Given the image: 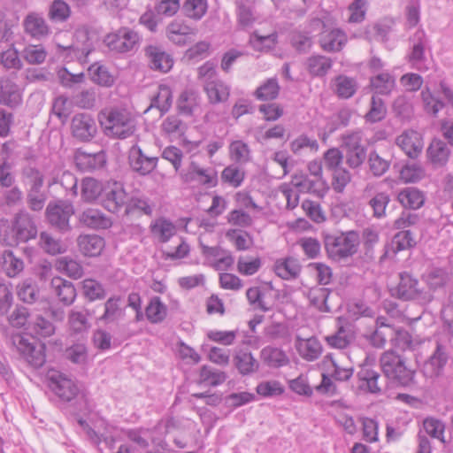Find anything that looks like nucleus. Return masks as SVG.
<instances>
[{"instance_id":"f257e3e1","label":"nucleus","mask_w":453,"mask_h":453,"mask_svg":"<svg viewBox=\"0 0 453 453\" xmlns=\"http://www.w3.org/2000/svg\"><path fill=\"white\" fill-rule=\"evenodd\" d=\"M380 364L387 380L401 387L414 385L416 371L407 365L403 356L393 350L385 351L380 357Z\"/></svg>"},{"instance_id":"f03ea898","label":"nucleus","mask_w":453,"mask_h":453,"mask_svg":"<svg viewBox=\"0 0 453 453\" xmlns=\"http://www.w3.org/2000/svg\"><path fill=\"white\" fill-rule=\"evenodd\" d=\"M323 240L328 257L335 261L352 257L357 253L359 245V235L355 231L325 234Z\"/></svg>"},{"instance_id":"7ed1b4c3","label":"nucleus","mask_w":453,"mask_h":453,"mask_svg":"<svg viewBox=\"0 0 453 453\" xmlns=\"http://www.w3.org/2000/svg\"><path fill=\"white\" fill-rule=\"evenodd\" d=\"M391 295L403 301L415 300L421 304L429 303L434 299L430 291L421 289L418 280L408 273H400V280L391 288Z\"/></svg>"},{"instance_id":"20e7f679","label":"nucleus","mask_w":453,"mask_h":453,"mask_svg":"<svg viewBox=\"0 0 453 453\" xmlns=\"http://www.w3.org/2000/svg\"><path fill=\"white\" fill-rule=\"evenodd\" d=\"M104 134L111 138L125 139L135 130V122L129 115H99Z\"/></svg>"},{"instance_id":"39448f33","label":"nucleus","mask_w":453,"mask_h":453,"mask_svg":"<svg viewBox=\"0 0 453 453\" xmlns=\"http://www.w3.org/2000/svg\"><path fill=\"white\" fill-rule=\"evenodd\" d=\"M73 214V203L65 200L49 203L45 211L49 224L61 233H67L72 229L70 219Z\"/></svg>"},{"instance_id":"423d86ee","label":"nucleus","mask_w":453,"mask_h":453,"mask_svg":"<svg viewBox=\"0 0 453 453\" xmlns=\"http://www.w3.org/2000/svg\"><path fill=\"white\" fill-rule=\"evenodd\" d=\"M140 36L128 27L109 33L105 35L104 42L109 50L116 53H127L136 49L140 43Z\"/></svg>"},{"instance_id":"0eeeda50","label":"nucleus","mask_w":453,"mask_h":453,"mask_svg":"<svg viewBox=\"0 0 453 453\" xmlns=\"http://www.w3.org/2000/svg\"><path fill=\"white\" fill-rule=\"evenodd\" d=\"M358 388L366 393L372 395H380L386 392L388 388V381L379 371L365 365L362 366L357 372Z\"/></svg>"},{"instance_id":"6e6552de","label":"nucleus","mask_w":453,"mask_h":453,"mask_svg":"<svg viewBox=\"0 0 453 453\" xmlns=\"http://www.w3.org/2000/svg\"><path fill=\"white\" fill-rule=\"evenodd\" d=\"M449 344L436 342L435 349L431 357L425 362L423 372L426 377L435 378L440 376L449 359Z\"/></svg>"},{"instance_id":"1a4fd4ad","label":"nucleus","mask_w":453,"mask_h":453,"mask_svg":"<svg viewBox=\"0 0 453 453\" xmlns=\"http://www.w3.org/2000/svg\"><path fill=\"white\" fill-rule=\"evenodd\" d=\"M127 194L120 183L112 182L104 186L101 203L108 211L118 213L127 207Z\"/></svg>"},{"instance_id":"9d476101","label":"nucleus","mask_w":453,"mask_h":453,"mask_svg":"<svg viewBox=\"0 0 453 453\" xmlns=\"http://www.w3.org/2000/svg\"><path fill=\"white\" fill-rule=\"evenodd\" d=\"M437 92L443 96L445 101L440 100L428 88H426L421 92L425 110L430 113H438L444 109L446 104L453 107V90L445 81L440 82Z\"/></svg>"},{"instance_id":"9b49d317","label":"nucleus","mask_w":453,"mask_h":453,"mask_svg":"<svg viewBox=\"0 0 453 453\" xmlns=\"http://www.w3.org/2000/svg\"><path fill=\"white\" fill-rule=\"evenodd\" d=\"M412 47L408 55V61L412 68L425 72L428 70L427 58L425 50L427 46V39L424 30L418 29L411 38Z\"/></svg>"},{"instance_id":"f8f14e48","label":"nucleus","mask_w":453,"mask_h":453,"mask_svg":"<svg viewBox=\"0 0 453 453\" xmlns=\"http://www.w3.org/2000/svg\"><path fill=\"white\" fill-rule=\"evenodd\" d=\"M197 29L185 20L175 19L166 27V36L174 44L183 46L193 42Z\"/></svg>"},{"instance_id":"ddd939ff","label":"nucleus","mask_w":453,"mask_h":453,"mask_svg":"<svg viewBox=\"0 0 453 453\" xmlns=\"http://www.w3.org/2000/svg\"><path fill=\"white\" fill-rule=\"evenodd\" d=\"M12 343L23 358L32 366L41 367L45 363V355L42 348L36 349L24 336L20 334L13 335Z\"/></svg>"},{"instance_id":"4468645a","label":"nucleus","mask_w":453,"mask_h":453,"mask_svg":"<svg viewBox=\"0 0 453 453\" xmlns=\"http://www.w3.org/2000/svg\"><path fill=\"white\" fill-rule=\"evenodd\" d=\"M128 161L131 169L140 175L150 173L157 164V157H150L143 154V151L138 145H133L129 150Z\"/></svg>"},{"instance_id":"2eb2a0df","label":"nucleus","mask_w":453,"mask_h":453,"mask_svg":"<svg viewBox=\"0 0 453 453\" xmlns=\"http://www.w3.org/2000/svg\"><path fill=\"white\" fill-rule=\"evenodd\" d=\"M346 163L350 168L359 167L366 157L365 149L360 145V135L352 134L344 137Z\"/></svg>"},{"instance_id":"dca6fc26","label":"nucleus","mask_w":453,"mask_h":453,"mask_svg":"<svg viewBox=\"0 0 453 453\" xmlns=\"http://www.w3.org/2000/svg\"><path fill=\"white\" fill-rule=\"evenodd\" d=\"M395 143L411 158H416L424 146L421 134L412 129L406 130L397 136Z\"/></svg>"},{"instance_id":"f3484780","label":"nucleus","mask_w":453,"mask_h":453,"mask_svg":"<svg viewBox=\"0 0 453 453\" xmlns=\"http://www.w3.org/2000/svg\"><path fill=\"white\" fill-rule=\"evenodd\" d=\"M13 231L16 240L21 242L35 239L37 234L36 226L31 216L26 211H20L16 215Z\"/></svg>"},{"instance_id":"a211bd4d","label":"nucleus","mask_w":453,"mask_h":453,"mask_svg":"<svg viewBox=\"0 0 453 453\" xmlns=\"http://www.w3.org/2000/svg\"><path fill=\"white\" fill-rule=\"evenodd\" d=\"M292 184L300 192L311 193L318 197H323L329 189L327 182L323 177L295 176Z\"/></svg>"},{"instance_id":"6ab92c4d","label":"nucleus","mask_w":453,"mask_h":453,"mask_svg":"<svg viewBox=\"0 0 453 453\" xmlns=\"http://www.w3.org/2000/svg\"><path fill=\"white\" fill-rule=\"evenodd\" d=\"M187 182L197 181L202 185L214 187L218 183L217 172L212 168H203L198 163L190 162L186 174Z\"/></svg>"},{"instance_id":"aec40b11","label":"nucleus","mask_w":453,"mask_h":453,"mask_svg":"<svg viewBox=\"0 0 453 453\" xmlns=\"http://www.w3.org/2000/svg\"><path fill=\"white\" fill-rule=\"evenodd\" d=\"M97 127L91 115H74L72 119V133L81 141H89L95 136Z\"/></svg>"},{"instance_id":"412c9836","label":"nucleus","mask_w":453,"mask_h":453,"mask_svg":"<svg viewBox=\"0 0 453 453\" xmlns=\"http://www.w3.org/2000/svg\"><path fill=\"white\" fill-rule=\"evenodd\" d=\"M50 388L65 402H70L74 399L80 391L75 382L63 374L51 378Z\"/></svg>"},{"instance_id":"4be33fe9","label":"nucleus","mask_w":453,"mask_h":453,"mask_svg":"<svg viewBox=\"0 0 453 453\" xmlns=\"http://www.w3.org/2000/svg\"><path fill=\"white\" fill-rule=\"evenodd\" d=\"M145 54L149 58L150 66L153 70L167 73L173 65V58L161 47L150 45L145 49Z\"/></svg>"},{"instance_id":"5701e85b","label":"nucleus","mask_w":453,"mask_h":453,"mask_svg":"<svg viewBox=\"0 0 453 453\" xmlns=\"http://www.w3.org/2000/svg\"><path fill=\"white\" fill-rule=\"evenodd\" d=\"M23 25L25 32L35 39L45 37L50 32L43 16L36 12L29 13L25 18Z\"/></svg>"},{"instance_id":"b1692460","label":"nucleus","mask_w":453,"mask_h":453,"mask_svg":"<svg viewBox=\"0 0 453 453\" xmlns=\"http://www.w3.org/2000/svg\"><path fill=\"white\" fill-rule=\"evenodd\" d=\"M50 288L56 296L65 305H71L76 297V289L73 284L61 277L51 279Z\"/></svg>"},{"instance_id":"393cba45","label":"nucleus","mask_w":453,"mask_h":453,"mask_svg":"<svg viewBox=\"0 0 453 453\" xmlns=\"http://www.w3.org/2000/svg\"><path fill=\"white\" fill-rule=\"evenodd\" d=\"M74 158L77 167L81 171L97 170L106 163L105 154L103 151L91 154L78 150Z\"/></svg>"},{"instance_id":"a878e982","label":"nucleus","mask_w":453,"mask_h":453,"mask_svg":"<svg viewBox=\"0 0 453 453\" xmlns=\"http://www.w3.org/2000/svg\"><path fill=\"white\" fill-rule=\"evenodd\" d=\"M21 102L19 86L10 79H0V103L15 107Z\"/></svg>"},{"instance_id":"bb28decb","label":"nucleus","mask_w":453,"mask_h":453,"mask_svg":"<svg viewBox=\"0 0 453 453\" xmlns=\"http://www.w3.org/2000/svg\"><path fill=\"white\" fill-rule=\"evenodd\" d=\"M296 347L299 355L307 361L318 359L322 353V346L315 337L303 340L297 336Z\"/></svg>"},{"instance_id":"cd10ccee","label":"nucleus","mask_w":453,"mask_h":453,"mask_svg":"<svg viewBox=\"0 0 453 453\" xmlns=\"http://www.w3.org/2000/svg\"><path fill=\"white\" fill-rule=\"evenodd\" d=\"M80 221L88 227L106 229L111 226V221L101 211L88 208L80 215Z\"/></svg>"},{"instance_id":"c85d7f7f","label":"nucleus","mask_w":453,"mask_h":453,"mask_svg":"<svg viewBox=\"0 0 453 453\" xmlns=\"http://www.w3.org/2000/svg\"><path fill=\"white\" fill-rule=\"evenodd\" d=\"M104 245V240L97 234L81 235L78 238V246L81 252L88 257L99 256Z\"/></svg>"},{"instance_id":"c756f323","label":"nucleus","mask_w":453,"mask_h":453,"mask_svg":"<svg viewBox=\"0 0 453 453\" xmlns=\"http://www.w3.org/2000/svg\"><path fill=\"white\" fill-rule=\"evenodd\" d=\"M233 362L238 372L244 376L255 373L259 369L258 361L247 350L237 351Z\"/></svg>"},{"instance_id":"7c9ffc66","label":"nucleus","mask_w":453,"mask_h":453,"mask_svg":"<svg viewBox=\"0 0 453 453\" xmlns=\"http://www.w3.org/2000/svg\"><path fill=\"white\" fill-rule=\"evenodd\" d=\"M397 200L404 208L418 210L424 205L426 197L419 189L409 187L398 193Z\"/></svg>"},{"instance_id":"2f4dec72","label":"nucleus","mask_w":453,"mask_h":453,"mask_svg":"<svg viewBox=\"0 0 453 453\" xmlns=\"http://www.w3.org/2000/svg\"><path fill=\"white\" fill-rule=\"evenodd\" d=\"M347 42L345 33L338 28L322 33L320 45L326 51H339Z\"/></svg>"},{"instance_id":"473e14b6","label":"nucleus","mask_w":453,"mask_h":453,"mask_svg":"<svg viewBox=\"0 0 453 453\" xmlns=\"http://www.w3.org/2000/svg\"><path fill=\"white\" fill-rule=\"evenodd\" d=\"M450 150L448 145L440 139H434L427 148V157L432 164L442 166L449 160Z\"/></svg>"},{"instance_id":"72a5a7b5","label":"nucleus","mask_w":453,"mask_h":453,"mask_svg":"<svg viewBox=\"0 0 453 453\" xmlns=\"http://www.w3.org/2000/svg\"><path fill=\"white\" fill-rule=\"evenodd\" d=\"M260 357L266 365L273 368L285 366L289 363L288 357L282 349L271 346L261 350Z\"/></svg>"},{"instance_id":"f704fd0d","label":"nucleus","mask_w":453,"mask_h":453,"mask_svg":"<svg viewBox=\"0 0 453 453\" xmlns=\"http://www.w3.org/2000/svg\"><path fill=\"white\" fill-rule=\"evenodd\" d=\"M122 299L119 296H113L104 303V312L99 320L104 324L114 323L124 316V310L121 308Z\"/></svg>"},{"instance_id":"c9c22d12","label":"nucleus","mask_w":453,"mask_h":453,"mask_svg":"<svg viewBox=\"0 0 453 453\" xmlns=\"http://www.w3.org/2000/svg\"><path fill=\"white\" fill-rule=\"evenodd\" d=\"M333 66V60L326 56L313 55L307 58L306 67L309 73L314 77H323Z\"/></svg>"},{"instance_id":"e433bc0d","label":"nucleus","mask_w":453,"mask_h":453,"mask_svg":"<svg viewBox=\"0 0 453 453\" xmlns=\"http://www.w3.org/2000/svg\"><path fill=\"white\" fill-rule=\"evenodd\" d=\"M370 84L376 94L388 95L395 88V79L388 72H380L371 77Z\"/></svg>"},{"instance_id":"4c0bfd02","label":"nucleus","mask_w":453,"mask_h":453,"mask_svg":"<svg viewBox=\"0 0 453 453\" xmlns=\"http://www.w3.org/2000/svg\"><path fill=\"white\" fill-rule=\"evenodd\" d=\"M200 104L198 93L193 89H186L180 94L177 107L180 113H193L200 109Z\"/></svg>"},{"instance_id":"58836bf2","label":"nucleus","mask_w":453,"mask_h":453,"mask_svg":"<svg viewBox=\"0 0 453 453\" xmlns=\"http://www.w3.org/2000/svg\"><path fill=\"white\" fill-rule=\"evenodd\" d=\"M104 186L97 180L86 177L81 181V198L87 203H92L98 197H102Z\"/></svg>"},{"instance_id":"ea45409f","label":"nucleus","mask_w":453,"mask_h":453,"mask_svg":"<svg viewBox=\"0 0 453 453\" xmlns=\"http://www.w3.org/2000/svg\"><path fill=\"white\" fill-rule=\"evenodd\" d=\"M150 232L161 242H167L176 234L175 226L164 218H159L150 224Z\"/></svg>"},{"instance_id":"a19ab883","label":"nucleus","mask_w":453,"mask_h":453,"mask_svg":"<svg viewBox=\"0 0 453 453\" xmlns=\"http://www.w3.org/2000/svg\"><path fill=\"white\" fill-rule=\"evenodd\" d=\"M173 103V94L169 87L160 86L157 95L151 99L150 105L143 111V113H147L150 109H157L161 113L167 112Z\"/></svg>"},{"instance_id":"79ce46f5","label":"nucleus","mask_w":453,"mask_h":453,"mask_svg":"<svg viewBox=\"0 0 453 453\" xmlns=\"http://www.w3.org/2000/svg\"><path fill=\"white\" fill-rule=\"evenodd\" d=\"M24 261L12 251L5 250L2 255V268L6 275L14 278L24 270Z\"/></svg>"},{"instance_id":"37998d69","label":"nucleus","mask_w":453,"mask_h":453,"mask_svg":"<svg viewBox=\"0 0 453 453\" xmlns=\"http://www.w3.org/2000/svg\"><path fill=\"white\" fill-rule=\"evenodd\" d=\"M333 88L335 94L341 98H349L357 91V84L355 79L346 75H339L334 78Z\"/></svg>"},{"instance_id":"c03bdc74","label":"nucleus","mask_w":453,"mask_h":453,"mask_svg":"<svg viewBox=\"0 0 453 453\" xmlns=\"http://www.w3.org/2000/svg\"><path fill=\"white\" fill-rule=\"evenodd\" d=\"M204 90L212 104L224 102L229 96V88L219 80L207 81Z\"/></svg>"},{"instance_id":"a18cd8bd","label":"nucleus","mask_w":453,"mask_h":453,"mask_svg":"<svg viewBox=\"0 0 453 453\" xmlns=\"http://www.w3.org/2000/svg\"><path fill=\"white\" fill-rule=\"evenodd\" d=\"M89 312L86 309H73L68 314V324L73 333H82L90 327L88 321Z\"/></svg>"},{"instance_id":"49530a36","label":"nucleus","mask_w":453,"mask_h":453,"mask_svg":"<svg viewBox=\"0 0 453 453\" xmlns=\"http://www.w3.org/2000/svg\"><path fill=\"white\" fill-rule=\"evenodd\" d=\"M145 315L150 323H161L167 316V307L158 296H154L145 309Z\"/></svg>"},{"instance_id":"de8ad7c7","label":"nucleus","mask_w":453,"mask_h":453,"mask_svg":"<svg viewBox=\"0 0 453 453\" xmlns=\"http://www.w3.org/2000/svg\"><path fill=\"white\" fill-rule=\"evenodd\" d=\"M91 81L100 86L111 87L114 83V77L110 73L108 69L96 62L92 64L88 69Z\"/></svg>"},{"instance_id":"09e8293b","label":"nucleus","mask_w":453,"mask_h":453,"mask_svg":"<svg viewBox=\"0 0 453 453\" xmlns=\"http://www.w3.org/2000/svg\"><path fill=\"white\" fill-rule=\"evenodd\" d=\"M275 273L283 280L296 278L301 271L297 260L288 257L284 261H278L274 266Z\"/></svg>"},{"instance_id":"8fccbe9b","label":"nucleus","mask_w":453,"mask_h":453,"mask_svg":"<svg viewBox=\"0 0 453 453\" xmlns=\"http://www.w3.org/2000/svg\"><path fill=\"white\" fill-rule=\"evenodd\" d=\"M58 271L65 273L68 277L77 280L83 276L84 270L81 265L71 257H60L56 262Z\"/></svg>"},{"instance_id":"3c124183","label":"nucleus","mask_w":453,"mask_h":453,"mask_svg":"<svg viewBox=\"0 0 453 453\" xmlns=\"http://www.w3.org/2000/svg\"><path fill=\"white\" fill-rule=\"evenodd\" d=\"M280 87L276 78H269L263 82L254 92L257 99L262 101L273 100L280 93Z\"/></svg>"},{"instance_id":"603ef678","label":"nucleus","mask_w":453,"mask_h":453,"mask_svg":"<svg viewBox=\"0 0 453 453\" xmlns=\"http://www.w3.org/2000/svg\"><path fill=\"white\" fill-rule=\"evenodd\" d=\"M207 0H186L182 5L183 14L194 20H200L207 12Z\"/></svg>"},{"instance_id":"864d4df0","label":"nucleus","mask_w":453,"mask_h":453,"mask_svg":"<svg viewBox=\"0 0 453 453\" xmlns=\"http://www.w3.org/2000/svg\"><path fill=\"white\" fill-rule=\"evenodd\" d=\"M40 247L50 255H58L65 251V246L58 239L54 238L47 232L40 234Z\"/></svg>"},{"instance_id":"5fc2aeb1","label":"nucleus","mask_w":453,"mask_h":453,"mask_svg":"<svg viewBox=\"0 0 453 453\" xmlns=\"http://www.w3.org/2000/svg\"><path fill=\"white\" fill-rule=\"evenodd\" d=\"M163 131L172 137H180L187 130V125L178 115H169L162 124Z\"/></svg>"},{"instance_id":"6e6d98bb","label":"nucleus","mask_w":453,"mask_h":453,"mask_svg":"<svg viewBox=\"0 0 453 453\" xmlns=\"http://www.w3.org/2000/svg\"><path fill=\"white\" fill-rule=\"evenodd\" d=\"M59 183L66 191L67 196H76L78 195V180L73 173L64 171L59 177L53 178L50 185Z\"/></svg>"},{"instance_id":"4d7b16f0","label":"nucleus","mask_w":453,"mask_h":453,"mask_svg":"<svg viewBox=\"0 0 453 453\" xmlns=\"http://www.w3.org/2000/svg\"><path fill=\"white\" fill-rule=\"evenodd\" d=\"M18 297L24 303H33L39 297L37 286L30 280H26L17 286Z\"/></svg>"},{"instance_id":"13d9d810","label":"nucleus","mask_w":453,"mask_h":453,"mask_svg":"<svg viewBox=\"0 0 453 453\" xmlns=\"http://www.w3.org/2000/svg\"><path fill=\"white\" fill-rule=\"evenodd\" d=\"M55 330L53 322L41 315H38L31 324V331L36 337H50L55 333Z\"/></svg>"},{"instance_id":"bf43d9fd","label":"nucleus","mask_w":453,"mask_h":453,"mask_svg":"<svg viewBox=\"0 0 453 453\" xmlns=\"http://www.w3.org/2000/svg\"><path fill=\"white\" fill-rule=\"evenodd\" d=\"M368 165L372 174L375 177L382 176L389 168L390 161L380 157L375 150L368 156Z\"/></svg>"},{"instance_id":"052dcab7","label":"nucleus","mask_w":453,"mask_h":453,"mask_svg":"<svg viewBox=\"0 0 453 453\" xmlns=\"http://www.w3.org/2000/svg\"><path fill=\"white\" fill-rule=\"evenodd\" d=\"M265 335L271 341L290 342L288 326L282 323H273L265 327Z\"/></svg>"},{"instance_id":"680f3d73","label":"nucleus","mask_w":453,"mask_h":453,"mask_svg":"<svg viewBox=\"0 0 453 453\" xmlns=\"http://www.w3.org/2000/svg\"><path fill=\"white\" fill-rule=\"evenodd\" d=\"M353 336L350 332L341 326L337 332L326 337V342L333 348L345 349L352 342Z\"/></svg>"},{"instance_id":"e2e57ef3","label":"nucleus","mask_w":453,"mask_h":453,"mask_svg":"<svg viewBox=\"0 0 453 453\" xmlns=\"http://www.w3.org/2000/svg\"><path fill=\"white\" fill-rule=\"evenodd\" d=\"M277 37L275 33L265 36L253 33L250 37L249 42L254 50L265 51L271 50L276 44Z\"/></svg>"},{"instance_id":"0e129e2a","label":"nucleus","mask_w":453,"mask_h":453,"mask_svg":"<svg viewBox=\"0 0 453 453\" xmlns=\"http://www.w3.org/2000/svg\"><path fill=\"white\" fill-rule=\"evenodd\" d=\"M245 177V173L238 166L230 165L226 166L221 173V180L228 185L237 188L242 185Z\"/></svg>"},{"instance_id":"69168bd1","label":"nucleus","mask_w":453,"mask_h":453,"mask_svg":"<svg viewBox=\"0 0 453 453\" xmlns=\"http://www.w3.org/2000/svg\"><path fill=\"white\" fill-rule=\"evenodd\" d=\"M25 183L29 186L28 191L41 190L43 186V175L36 168L27 166L22 170Z\"/></svg>"},{"instance_id":"338daca9","label":"nucleus","mask_w":453,"mask_h":453,"mask_svg":"<svg viewBox=\"0 0 453 453\" xmlns=\"http://www.w3.org/2000/svg\"><path fill=\"white\" fill-rule=\"evenodd\" d=\"M200 380L202 382L216 387L226 380V374L219 370L203 365L200 371Z\"/></svg>"},{"instance_id":"774afa93","label":"nucleus","mask_w":453,"mask_h":453,"mask_svg":"<svg viewBox=\"0 0 453 453\" xmlns=\"http://www.w3.org/2000/svg\"><path fill=\"white\" fill-rule=\"evenodd\" d=\"M83 294L89 301L104 299L106 293L101 283L93 280L86 279L82 282Z\"/></svg>"}]
</instances>
